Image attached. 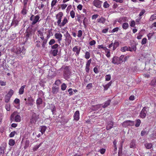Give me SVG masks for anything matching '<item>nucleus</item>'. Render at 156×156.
Instances as JSON below:
<instances>
[{
    "label": "nucleus",
    "mask_w": 156,
    "mask_h": 156,
    "mask_svg": "<svg viewBox=\"0 0 156 156\" xmlns=\"http://www.w3.org/2000/svg\"><path fill=\"white\" fill-rule=\"evenodd\" d=\"M68 66L62 67L60 69L61 70H63V76L64 78L66 80L69 78L71 74V72Z\"/></svg>",
    "instance_id": "f257e3e1"
},
{
    "label": "nucleus",
    "mask_w": 156,
    "mask_h": 156,
    "mask_svg": "<svg viewBox=\"0 0 156 156\" xmlns=\"http://www.w3.org/2000/svg\"><path fill=\"white\" fill-rule=\"evenodd\" d=\"M124 57V55H121L119 57L114 56L112 58V63L117 65L121 64L123 62V59Z\"/></svg>",
    "instance_id": "f03ea898"
},
{
    "label": "nucleus",
    "mask_w": 156,
    "mask_h": 156,
    "mask_svg": "<svg viewBox=\"0 0 156 156\" xmlns=\"http://www.w3.org/2000/svg\"><path fill=\"white\" fill-rule=\"evenodd\" d=\"M40 19V16L39 15H37L34 16V15H31L30 17V20L32 21L31 24L32 25H35L37 22H39L40 20H39Z\"/></svg>",
    "instance_id": "7ed1b4c3"
},
{
    "label": "nucleus",
    "mask_w": 156,
    "mask_h": 156,
    "mask_svg": "<svg viewBox=\"0 0 156 156\" xmlns=\"http://www.w3.org/2000/svg\"><path fill=\"white\" fill-rule=\"evenodd\" d=\"M21 117L20 115L17 114V112H14L11 116V120L13 121L14 119L16 122H20L21 121Z\"/></svg>",
    "instance_id": "20e7f679"
},
{
    "label": "nucleus",
    "mask_w": 156,
    "mask_h": 156,
    "mask_svg": "<svg viewBox=\"0 0 156 156\" xmlns=\"http://www.w3.org/2000/svg\"><path fill=\"white\" fill-rule=\"evenodd\" d=\"M39 118L38 115H37L35 113H33L30 119V123L31 124H35Z\"/></svg>",
    "instance_id": "39448f33"
},
{
    "label": "nucleus",
    "mask_w": 156,
    "mask_h": 156,
    "mask_svg": "<svg viewBox=\"0 0 156 156\" xmlns=\"http://www.w3.org/2000/svg\"><path fill=\"white\" fill-rule=\"evenodd\" d=\"M102 2L100 0H94L92 3V5L97 8L100 9L101 8Z\"/></svg>",
    "instance_id": "423d86ee"
},
{
    "label": "nucleus",
    "mask_w": 156,
    "mask_h": 156,
    "mask_svg": "<svg viewBox=\"0 0 156 156\" xmlns=\"http://www.w3.org/2000/svg\"><path fill=\"white\" fill-rule=\"evenodd\" d=\"M7 145L5 143H3L0 147V156H3L5 150Z\"/></svg>",
    "instance_id": "0eeeda50"
},
{
    "label": "nucleus",
    "mask_w": 156,
    "mask_h": 156,
    "mask_svg": "<svg viewBox=\"0 0 156 156\" xmlns=\"http://www.w3.org/2000/svg\"><path fill=\"white\" fill-rule=\"evenodd\" d=\"M63 16V13L62 12H59L56 15V19H57V25L59 23H60L62 21V17Z\"/></svg>",
    "instance_id": "6e6552de"
},
{
    "label": "nucleus",
    "mask_w": 156,
    "mask_h": 156,
    "mask_svg": "<svg viewBox=\"0 0 156 156\" xmlns=\"http://www.w3.org/2000/svg\"><path fill=\"white\" fill-rule=\"evenodd\" d=\"M134 125V121L131 120H126L124 122L122 125L124 127H126L129 126H133Z\"/></svg>",
    "instance_id": "1a4fd4ad"
},
{
    "label": "nucleus",
    "mask_w": 156,
    "mask_h": 156,
    "mask_svg": "<svg viewBox=\"0 0 156 156\" xmlns=\"http://www.w3.org/2000/svg\"><path fill=\"white\" fill-rule=\"evenodd\" d=\"M68 22V19H67L66 17H64L62 22H60V23H58V26L60 28L64 27Z\"/></svg>",
    "instance_id": "9d476101"
},
{
    "label": "nucleus",
    "mask_w": 156,
    "mask_h": 156,
    "mask_svg": "<svg viewBox=\"0 0 156 156\" xmlns=\"http://www.w3.org/2000/svg\"><path fill=\"white\" fill-rule=\"evenodd\" d=\"M133 50L134 51H136V47L135 48L133 47V48H131L130 47L125 46L124 47L121 48V51L122 52H125L126 51H132Z\"/></svg>",
    "instance_id": "9b49d317"
},
{
    "label": "nucleus",
    "mask_w": 156,
    "mask_h": 156,
    "mask_svg": "<svg viewBox=\"0 0 156 156\" xmlns=\"http://www.w3.org/2000/svg\"><path fill=\"white\" fill-rule=\"evenodd\" d=\"M80 50L81 47L78 46H74L72 49L73 51L76 52L75 54V55L76 56H77L79 55Z\"/></svg>",
    "instance_id": "f8f14e48"
},
{
    "label": "nucleus",
    "mask_w": 156,
    "mask_h": 156,
    "mask_svg": "<svg viewBox=\"0 0 156 156\" xmlns=\"http://www.w3.org/2000/svg\"><path fill=\"white\" fill-rule=\"evenodd\" d=\"M23 9L21 11V13L23 15H26L28 12V9H29L27 5L23 4Z\"/></svg>",
    "instance_id": "ddd939ff"
},
{
    "label": "nucleus",
    "mask_w": 156,
    "mask_h": 156,
    "mask_svg": "<svg viewBox=\"0 0 156 156\" xmlns=\"http://www.w3.org/2000/svg\"><path fill=\"white\" fill-rule=\"evenodd\" d=\"M91 61V59H90L89 60H88L86 65L85 70L86 72L88 73H89L90 69V68Z\"/></svg>",
    "instance_id": "4468645a"
},
{
    "label": "nucleus",
    "mask_w": 156,
    "mask_h": 156,
    "mask_svg": "<svg viewBox=\"0 0 156 156\" xmlns=\"http://www.w3.org/2000/svg\"><path fill=\"white\" fill-rule=\"evenodd\" d=\"M55 38L57 39L58 42L60 43L62 39V35L60 33H56L55 35Z\"/></svg>",
    "instance_id": "2eb2a0df"
},
{
    "label": "nucleus",
    "mask_w": 156,
    "mask_h": 156,
    "mask_svg": "<svg viewBox=\"0 0 156 156\" xmlns=\"http://www.w3.org/2000/svg\"><path fill=\"white\" fill-rule=\"evenodd\" d=\"M147 113V112L146 110V108L144 107L143 108L140 114V117L143 119L146 116Z\"/></svg>",
    "instance_id": "dca6fc26"
},
{
    "label": "nucleus",
    "mask_w": 156,
    "mask_h": 156,
    "mask_svg": "<svg viewBox=\"0 0 156 156\" xmlns=\"http://www.w3.org/2000/svg\"><path fill=\"white\" fill-rule=\"evenodd\" d=\"M40 38L43 41L41 43V45L42 48H45V45L47 43L48 39L44 38V36H43V37H40Z\"/></svg>",
    "instance_id": "f3484780"
},
{
    "label": "nucleus",
    "mask_w": 156,
    "mask_h": 156,
    "mask_svg": "<svg viewBox=\"0 0 156 156\" xmlns=\"http://www.w3.org/2000/svg\"><path fill=\"white\" fill-rule=\"evenodd\" d=\"M23 49H21L20 47H17L15 48H14L13 51L14 53H15L17 55H19L20 54L22 51Z\"/></svg>",
    "instance_id": "a211bd4d"
},
{
    "label": "nucleus",
    "mask_w": 156,
    "mask_h": 156,
    "mask_svg": "<svg viewBox=\"0 0 156 156\" xmlns=\"http://www.w3.org/2000/svg\"><path fill=\"white\" fill-rule=\"evenodd\" d=\"M74 120L78 121L80 118V113L78 111H76L73 115Z\"/></svg>",
    "instance_id": "6ab92c4d"
},
{
    "label": "nucleus",
    "mask_w": 156,
    "mask_h": 156,
    "mask_svg": "<svg viewBox=\"0 0 156 156\" xmlns=\"http://www.w3.org/2000/svg\"><path fill=\"white\" fill-rule=\"evenodd\" d=\"M59 88L58 86H53L52 87V93L53 94H56L58 92Z\"/></svg>",
    "instance_id": "aec40b11"
},
{
    "label": "nucleus",
    "mask_w": 156,
    "mask_h": 156,
    "mask_svg": "<svg viewBox=\"0 0 156 156\" xmlns=\"http://www.w3.org/2000/svg\"><path fill=\"white\" fill-rule=\"evenodd\" d=\"M101 105H97L94 106H93L91 108V109L93 110H101Z\"/></svg>",
    "instance_id": "412c9836"
},
{
    "label": "nucleus",
    "mask_w": 156,
    "mask_h": 156,
    "mask_svg": "<svg viewBox=\"0 0 156 156\" xmlns=\"http://www.w3.org/2000/svg\"><path fill=\"white\" fill-rule=\"evenodd\" d=\"M112 82V81H110L108 83L105 85H103V87L104 88V90L105 91L107 90L108 89L109 87L110 86H111Z\"/></svg>",
    "instance_id": "4be33fe9"
},
{
    "label": "nucleus",
    "mask_w": 156,
    "mask_h": 156,
    "mask_svg": "<svg viewBox=\"0 0 156 156\" xmlns=\"http://www.w3.org/2000/svg\"><path fill=\"white\" fill-rule=\"evenodd\" d=\"M113 122L112 121H110L108 123L106 126V129L107 130H108L110 129H111L113 126Z\"/></svg>",
    "instance_id": "5701e85b"
},
{
    "label": "nucleus",
    "mask_w": 156,
    "mask_h": 156,
    "mask_svg": "<svg viewBox=\"0 0 156 156\" xmlns=\"http://www.w3.org/2000/svg\"><path fill=\"white\" fill-rule=\"evenodd\" d=\"M136 146V141L134 140H131L130 144L129 147L130 148H134Z\"/></svg>",
    "instance_id": "b1692460"
},
{
    "label": "nucleus",
    "mask_w": 156,
    "mask_h": 156,
    "mask_svg": "<svg viewBox=\"0 0 156 156\" xmlns=\"http://www.w3.org/2000/svg\"><path fill=\"white\" fill-rule=\"evenodd\" d=\"M119 45V43L118 41H115L113 44V47L112 48V50L114 51L115 50Z\"/></svg>",
    "instance_id": "393cba45"
},
{
    "label": "nucleus",
    "mask_w": 156,
    "mask_h": 156,
    "mask_svg": "<svg viewBox=\"0 0 156 156\" xmlns=\"http://www.w3.org/2000/svg\"><path fill=\"white\" fill-rule=\"evenodd\" d=\"M97 21L98 23L103 24L105 21V19L104 17H101V18L98 19Z\"/></svg>",
    "instance_id": "a878e982"
},
{
    "label": "nucleus",
    "mask_w": 156,
    "mask_h": 156,
    "mask_svg": "<svg viewBox=\"0 0 156 156\" xmlns=\"http://www.w3.org/2000/svg\"><path fill=\"white\" fill-rule=\"evenodd\" d=\"M26 87V85H24L22 86L19 89V93L20 94H23L24 92V88Z\"/></svg>",
    "instance_id": "bb28decb"
},
{
    "label": "nucleus",
    "mask_w": 156,
    "mask_h": 156,
    "mask_svg": "<svg viewBox=\"0 0 156 156\" xmlns=\"http://www.w3.org/2000/svg\"><path fill=\"white\" fill-rule=\"evenodd\" d=\"M42 99L41 98H38L36 101V104L37 105H40L42 104Z\"/></svg>",
    "instance_id": "cd10ccee"
},
{
    "label": "nucleus",
    "mask_w": 156,
    "mask_h": 156,
    "mask_svg": "<svg viewBox=\"0 0 156 156\" xmlns=\"http://www.w3.org/2000/svg\"><path fill=\"white\" fill-rule=\"evenodd\" d=\"M51 54L54 56H55L57 55L58 52V49L51 50Z\"/></svg>",
    "instance_id": "c85d7f7f"
},
{
    "label": "nucleus",
    "mask_w": 156,
    "mask_h": 156,
    "mask_svg": "<svg viewBox=\"0 0 156 156\" xmlns=\"http://www.w3.org/2000/svg\"><path fill=\"white\" fill-rule=\"evenodd\" d=\"M111 102V100H109L108 101H106L104 103V105L102 106V107L105 108L107 107L108 105H109L110 104Z\"/></svg>",
    "instance_id": "c756f323"
},
{
    "label": "nucleus",
    "mask_w": 156,
    "mask_h": 156,
    "mask_svg": "<svg viewBox=\"0 0 156 156\" xmlns=\"http://www.w3.org/2000/svg\"><path fill=\"white\" fill-rule=\"evenodd\" d=\"M18 21L17 20H13L11 24V26H14L16 27L18 24Z\"/></svg>",
    "instance_id": "7c9ffc66"
},
{
    "label": "nucleus",
    "mask_w": 156,
    "mask_h": 156,
    "mask_svg": "<svg viewBox=\"0 0 156 156\" xmlns=\"http://www.w3.org/2000/svg\"><path fill=\"white\" fill-rule=\"evenodd\" d=\"M43 144V142L40 143L39 145H37L35 146L33 149L34 151H35L37 150V149L41 145Z\"/></svg>",
    "instance_id": "2f4dec72"
},
{
    "label": "nucleus",
    "mask_w": 156,
    "mask_h": 156,
    "mask_svg": "<svg viewBox=\"0 0 156 156\" xmlns=\"http://www.w3.org/2000/svg\"><path fill=\"white\" fill-rule=\"evenodd\" d=\"M90 57V53L88 51H86L84 55V57L86 59H88Z\"/></svg>",
    "instance_id": "473e14b6"
},
{
    "label": "nucleus",
    "mask_w": 156,
    "mask_h": 156,
    "mask_svg": "<svg viewBox=\"0 0 156 156\" xmlns=\"http://www.w3.org/2000/svg\"><path fill=\"white\" fill-rule=\"evenodd\" d=\"M13 93V90L12 89H10L6 95L11 98Z\"/></svg>",
    "instance_id": "72a5a7b5"
},
{
    "label": "nucleus",
    "mask_w": 156,
    "mask_h": 156,
    "mask_svg": "<svg viewBox=\"0 0 156 156\" xmlns=\"http://www.w3.org/2000/svg\"><path fill=\"white\" fill-rule=\"evenodd\" d=\"M57 2V0H52L51 3V7L52 8H53L56 5Z\"/></svg>",
    "instance_id": "f704fd0d"
},
{
    "label": "nucleus",
    "mask_w": 156,
    "mask_h": 156,
    "mask_svg": "<svg viewBox=\"0 0 156 156\" xmlns=\"http://www.w3.org/2000/svg\"><path fill=\"white\" fill-rule=\"evenodd\" d=\"M15 143V141L14 140L12 139H10L9 140V144L10 146H13Z\"/></svg>",
    "instance_id": "c9c22d12"
},
{
    "label": "nucleus",
    "mask_w": 156,
    "mask_h": 156,
    "mask_svg": "<svg viewBox=\"0 0 156 156\" xmlns=\"http://www.w3.org/2000/svg\"><path fill=\"white\" fill-rule=\"evenodd\" d=\"M129 27V24L127 23H124L122 25V28L125 29L126 30Z\"/></svg>",
    "instance_id": "e433bc0d"
},
{
    "label": "nucleus",
    "mask_w": 156,
    "mask_h": 156,
    "mask_svg": "<svg viewBox=\"0 0 156 156\" xmlns=\"http://www.w3.org/2000/svg\"><path fill=\"white\" fill-rule=\"evenodd\" d=\"M47 127L45 126H43L41 127V132L42 134H43L45 131Z\"/></svg>",
    "instance_id": "4c0bfd02"
},
{
    "label": "nucleus",
    "mask_w": 156,
    "mask_h": 156,
    "mask_svg": "<svg viewBox=\"0 0 156 156\" xmlns=\"http://www.w3.org/2000/svg\"><path fill=\"white\" fill-rule=\"evenodd\" d=\"M75 12L73 10L71 11L70 12V15L72 19H73L75 17Z\"/></svg>",
    "instance_id": "58836bf2"
},
{
    "label": "nucleus",
    "mask_w": 156,
    "mask_h": 156,
    "mask_svg": "<svg viewBox=\"0 0 156 156\" xmlns=\"http://www.w3.org/2000/svg\"><path fill=\"white\" fill-rule=\"evenodd\" d=\"M67 86L65 83H63L61 85V89L62 90L64 91L66 90Z\"/></svg>",
    "instance_id": "ea45409f"
},
{
    "label": "nucleus",
    "mask_w": 156,
    "mask_h": 156,
    "mask_svg": "<svg viewBox=\"0 0 156 156\" xmlns=\"http://www.w3.org/2000/svg\"><path fill=\"white\" fill-rule=\"evenodd\" d=\"M122 153V145H121L120 147L119 148V152L118 153V156H120Z\"/></svg>",
    "instance_id": "a19ab883"
},
{
    "label": "nucleus",
    "mask_w": 156,
    "mask_h": 156,
    "mask_svg": "<svg viewBox=\"0 0 156 156\" xmlns=\"http://www.w3.org/2000/svg\"><path fill=\"white\" fill-rule=\"evenodd\" d=\"M155 19H156V14H154L151 16L150 20V21H153Z\"/></svg>",
    "instance_id": "79ce46f5"
},
{
    "label": "nucleus",
    "mask_w": 156,
    "mask_h": 156,
    "mask_svg": "<svg viewBox=\"0 0 156 156\" xmlns=\"http://www.w3.org/2000/svg\"><path fill=\"white\" fill-rule=\"evenodd\" d=\"M109 4L108 3L107 1L103 3V6L105 8H107L109 6Z\"/></svg>",
    "instance_id": "37998d69"
},
{
    "label": "nucleus",
    "mask_w": 156,
    "mask_h": 156,
    "mask_svg": "<svg viewBox=\"0 0 156 156\" xmlns=\"http://www.w3.org/2000/svg\"><path fill=\"white\" fill-rule=\"evenodd\" d=\"M59 47V45L58 44H55L54 45L51 46V48L52 49H57L58 48V47Z\"/></svg>",
    "instance_id": "c03bdc74"
},
{
    "label": "nucleus",
    "mask_w": 156,
    "mask_h": 156,
    "mask_svg": "<svg viewBox=\"0 0 156 156\" xmlns=\"http://www.w3.org/2000/svg\"><path fill=\"white\" fill-rule=\"evenodd\" d=\"M141 121L139 119H138L136 121V123L135 124V126L136 127H138L140 126V125L141 124Z\"/></svg>",
    "instance_id": "a18cd8bd"
},
{
    "label": "nucleus",
    "mask_w": 156,
    "mask_h": 156,
    "mask_svg": "<svg viewBox=\"0 0 156 156\" xmlns=\"http://www.w3.org/2000/svg\"><path fill=\"white\" fill-rule=\"evenodd\" d=\"M145 147L147 149H150L152 147V145L151 143H148L145 145Z\"/></svg>",
    "instance_id": "49530a36"
},
{
    "label": "nucleus",
    "mask_w": 156,
    "mask_h": 156,
    "mask_svg": "<svg viewBox=\"0 0 156 156\" xmlns=\"http://www.w3.org/2000/svg\"><path fill=\"white\" fill-rule=\"evenodd\" d=\"M111 79V76L110 74H108L106 75L105 80L106 81H109Z\"/></svg>",
    "instance_id": "de8ad7c7"
},
{
    "label": "nucleus",
    "mask_w": 156,
    "mask_h": 156,
    "mask_svg": "<svg viewBox=\"0 0 156 156\" xmlns=\"http://www.w3.org/2000/svg\"><path fill=\"white\" fill-rule=\"evenodd\" d=\"M29 141L28 140H26L25 142V145L24 146V148L26 149L29 146Z\"/></svg>",
    "instance_id": "09e8293b"
},
{
    "label": "nucleus",
    "mask_w": 156,
    "mask_h": 156,
    "mask_svg": "<svg viewBox=\"0 0 156 156\" xmlns=\"http://www.w3.org/2000/svg\"><path fill=\"white\" fill-rule=\"evenodd\" d=\"M67 5L66 4H63L61 5V7L62 10H64L67 7Z\"/></svg>",
    "instance_id": "8fccbe9b"
},
{
    "label": "nucleus",
    "mask_w": 156,
    "mask_h": 156,
    "mask_svg": "<svg viewBox=\"0 0 156 156\" xmlns=\"http://www.w3.org/2000/svg\"><path fill=\"white\" fill-rule=\"evenodd\" d=\"M83 34V32L81 30H79L78 31L77 36L78 37H82Z\"/></svg>",
    "instance_id": "3c124183"
},
{
    "label": "nucleus",
    "mask_w": 156,
    "mask_h": 156,
    "mask_svg": "<svg viewBox=\"0 0 156 156\" xmlns=\"http://www.w3.org/2000/svg\"><path fill=\"white\" fill-rule=\"evenodd\" d=\"M62 83L61 81L60 80H56L55 82V84L57 85V86L58 87L59 85Z\"/></svg>",
    "instance_id": "603ef678"
},
{
    "label": "nucleus",
    "mask_w": 156,
    "mask_h": 156,
    "mask_svg": "<svg viewBox=\"0 0 156 156\" xmlns=\"http://www.w3.org/2000/svg\"><path fill=\"white\" fill-rule=\"evenodd\" d=\"M36 43V46L38 48H40L41 47V42L37 40L35 42Z\"/></svg>",
    "instance_id": "864d4df0"
},
{
    "label": "nucleus",
    "mask_w": 156,
    "mask_h": 156,
    "mask_svg": "<svg viewBox=\"0 0 156 156\" xmlns=\"http://www.w3.org/2000/svg\"><path fill=\"white\" fill-rule=\"evenodd\" d=\"M55 39H52L49 41V45H52L55 44Z\"/></svg>",
    "instance_id": "5fc2aeb1"
},
{
    "label": "nucleus",
    "mask_w": 156,
    "mask_h": 156,
    "mask_svg": "<svg viewBox=\"0 0 156 156\" xmlns=\"http://www.w3.org/2000/svg\"><path fill=\"white\" fill-rule=\"evenodd\" d=\"M11 98L5 95V102L6 103H8L9 101Z\"/></svg>",
    "instance_id": "6e6d98bb"
},
{
    "label": "nucleus",
    "mask_w": 156,
    "mask_h": 156,
    "mask_svg": "<svg viewBox=\"0 0 156 156\" xmlns=\"http://www.w3.org/2000/svg\"><path fill=\"white\" fill-rule=\"evenodd\" d=\"M147 39L146 38H143L141 41V44L142 45L146 44L147 43Z\"/></svg>",
    "instance_id": "4d7b16f0"
},
{
    "label": "nucleus",
    "mask_w": 156,
    "mask_h": 156,
    "mask_svg": "<svg viewBox=\"0 0 156 156\" xmlns=\"http://www.w3.org/2000/svg\"><path fill=\"white\" fill-rule=\"evenodd\" d=\"M146 11L145 10L143 9L140 12V14H139V16H143L144 13Z\"/></svg>",
    "instance_id": "13d9d810"
},
{
    "label": "nucleus",
    "mask_w": 156,
    "mask_h": 156,
    "mask_svg": "<svg viewBox=\"0 0 156 156\" xmlns=\"http://www.w3.org/2000/svg\"><path fill=\"white\" fill-rule=\"evenodd\" d=\"M96 43V41L94 40H93L89 42V44L91 46L94 45Z\"/></svg>",
    "instance_id": "bf43d9fd"
},
{
    "label": "nucleus",
    "mask_w": 156,
    "mask_h": 156,
    "mask_svg": "<svg viewBox=\"0 0 156 156\" xmlns=\"http://www.w3.org/2000/svg\"><path fill=\"white\" fill-rule=\"evenodd\" d=\"M16 133V132L15 131L11 132L9 134V136L10 137H13L15 134Z\"/></svg>",
    "instance_id": "052dcab7"
},
{
    "label": "nucleus",
    "mask_w": 156,
    "mask_h": 156,
    "mask_svg": "<svg viewBox=\"0 0 156 156\" xmlns=\"http://www.w3.org/2000/svg\"><path fill=\"white\" fill-rule=\"evenodd\" d=\"M135 22L134 20H132L130 23V26L131 27H134L135 25Z\"/></svg>",
    "instance_id": "680f3d73"
},
{
    "label": "nucleus",
    "mask_w": 156,
    "mask_h": 156,
    "mask_svg": "<svg viewBox=\"0 0 156 156\" xmlns=\"http://www.w3.org/2000/svg\"><path fill=\"white\" fill-rule=\"evenodd\" d=\"M44 7H45V5L42 3V2H41V5H39L38 7V8L39 9L41 10V9L42 8H44Z\"/></svg>",
    "instance_id": "e2e57ef3"
},
{
    "label": "nucleus",
    "mask_w": 156,
    "mask_h": 156,
    "mask_svg": "<svg viewBox=\"0 0 156 156\" xmlns=\"http://www.w3.org/2000/svg\"><path fill=\"white\" fill-rule=\"evenodd\" d=\"M14 102L16 104H19L20 103V100L17 98H16L14 100Z\"/></svg>",
    "instance_id": "0e129e2a"
},
{
    "label": "nucleus",
    "mask_w": 156,
    "mask_h": 156,
    "mask_svg": "<svg viewBox=\"0 0 156 156\" xmlns=\"http://www.w3.org/2000/svg\"><path fill=\"white\" fill-rule=\"evenodd\" d=\"M153 33H149L147 34V37L148 40L150 39L151 37L153 36Z\"/></svg>",
    "instance_id": "69168bd1"
},
{
    "label": "nucleus",
    "mask_w": 156,
    "mask_h": 156,
    "mask_svg": "<svg viewBox=\"0 0 156 156\" xmlns=\"http://www.w3.org/2000/svg\"><path fill=\"white\" fill-rule=\"evenodd\" d=\"M72 89L71 88H69L68 90V91L69 92V94L70 95H72L73 94V92L72 91Z\"/></svg>",
    "instance_id": "338daca9"
},
{
    "label": "nucleus",
    "mask_w": 156,
    "mask_h": 156,
    "mask_svg": "<svg viewBox=\"0 0 156 156\" xmlns=\"http://www.w3.org/2000/svg\"><path fill=\"white\" fill-rule=\"evenodd\" d=\"M152 84L156 85V78L153 79L151 82Z\"/></svg>",
    "instance_id": "774afa93"
}]
</instances>
